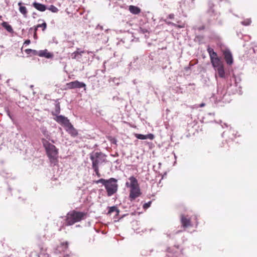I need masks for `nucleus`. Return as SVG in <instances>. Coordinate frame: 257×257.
Segmentation results:
<instances>
[{
    "instance_id": "nucleus-1",
    "label": "nucleus",
    "mask_w": 257,
    "mask_h": 257,
    "mask_svg": "<svg viewBox=\"0 0 257 257\" xmlns=\"http://www.w3.org/2000/svg\"><path fill=\"white\" fill-rule=\"evenodd\" d=\"M87 213L84 212L77 211L74 210L70 211L66 216L65 224L67 226L72 225L76 222L84 219Z\"/></svg>"
},
{
    "instance_id": "nucleus-2",
    "label": "nucleus",
    "mask_w": 257,
    "mask_h": 257,
    "mask_svg": "<svg viewBox=\"0 0 257 257\" xmlns=\"http://www.w3.org/2000/svg\"><path fill=\"white\" fill-rule=\"evenodd\" d=\"M43 146L45 149L46 154L51 162L57 160L58 155V149L55 146L51 144L46 140H42Z\"/></svg>"
},
{
    "instance_id": "nucleus-3",
    "label": "nucleus",
    "mask_w": 257,
    "mask_h": 257,
    "mask_svg": "<svg viewBox=\"0 0 257 257\" xmlns=\"http://www.w3.org/2000/svg\"><path fill=\"white\" fill-rule=\"evenodd\" d=\"M106 156L101 152H92L90 154L92 167H99V165L105 161Z\"/></svg>"
},
{
    "instance_id": "nucleus-4",
    "label": "nucleus",
    "mask_w": 257,
    "mask_h": 257,
    "mask_svg": "<svg viewBox=\"0 0 257 257\" xmlns=\"http://www.w3.org/2000/svg\"><path fill=\"white\" fill-rule=\"evenodd\" d=\"M117 182V179L114 178H110L108 179L105 188L107 192V195L108 197L111 196L117 192L118 189Z\"/></svg>"
},
{
    "instance_id": "nucleus-5",
    "label": "nucleus",
    "mask_w": 257,
    "mask_h": 257,
    "mask_svg": "<svg viewBox=\"0 0 257 257\" xmlns=\"http://www.w3.org/2000/svg\"><path fill=\"white\" fill-rule=\"evenodd\" d=\"M209 9L207 11V14L209 16V23H213L214 21L218 20L220 14L215 11L213 8V5L210 2L209 3Z\"/></svg>"
},
{
    "instance_id": "nucleus-6",
    "label": "nucleus",
    "mask_w": 257,
    "mask_h": 257,
    "mask_svg": "<svg viewBox=\"0 0 257 257\" xmlns=\"http://www.w3.org/2000/svg\"><path fill=\"white\" fill-rule=\"evenodd\" d=\"M66 86V89H68L83 88L84 90H86V84L84 82H80L78 80L67 83Z\"/></svg>"
},
{
    "instance_id": "nucleus-7",
    "label": "nucleus",
    "mask_w": 257,
    "mask_h": 257,
    "mask_svg": "<svg viewBox=\"0 0 257 257\" xmlns=\"http://www.w3.org/2000/svg\"><path fill=\"white\" fill-rule=\"evenodd\" d=\"M54 119L56 122L61 124L65 128L68 126L70 123H71L69 119L67 117L62 115H56Z\"/></svg>"
},
{
    "instance_id": "nucleus-8",
    "label": "nucleus",
    "mask_w": 257,
    "mask_h": 257,
    "mask_svg": "<svg viewBox=\"0 0 257 257\" xmlns=\"http://www.w3.org/2000/svg\"><path fill=\"white\" fill-rule=\"evenodd\" d=\"M129 198L131 201L134 200L136 198L139 197L141 194V190L139 187L130 188Z\"/></svg>"
},
{
    "instance_id": "nucleus-9",
    "label": "nucleus",
    "mask_w": 257,
    "mask_h": 257,
    "mask_svg": "<svg viewBox=\"0 0 257 257\" xmlns=\"http://www.w3.org/2000/svg\"><path fill=\"white\" fill-rule=\"evenodd\" d=\"M223 53L226 63L229 65L232 64L233 59L230 51L229 49H226L223 52Z\"/></svg>"
},
{
    "instance_id": "nucleus-10",
    "label": "nucleus",
    "mask_w": 257,
    "mask_h": 257,
    "mask_svg": "<svg viewBox=\"0 0 257 257\" xmlns=\"http://www.w3.org/2000/svg\"><path fill=\"white\" fill-rule=\"evenodd\" d=\"M177 9L178 12L184 16L185 11L188 10L186 1H181L179 2Z\"/></svg>"
},
{
    "instance_id": "nucleus-11",
    "label": "nucleus",
    "mask_w": 257,
    "mask_h": 257,
    "mask_svg": "<svg viewBox=\"0 0 257 257\" xmlns=\"http://www.w3.org/2000/svg\"><path fill=\"white\" fill-rule=\"evenodd\" d=\"M128 179L130 181V183L126 182L125 183V186L127 187L132 188L139 187L138 180L135 177L131 176Z\"/></svg>"
},
{
    "instance_id": "nucleus-12",
    "label": "nucleus",
    "mask_w": 257,
    "mask_h": 257,
    "mask_svg": "<svg viewBox=\"0 0 257 257\" xmlns=\"http://www.w3.org/2000/svg\"><path fill=\"white\" fill-rule=\"evenodd\" d=\"M66 131L73 137H75L78 135V132L76 128H75L73 125L70 123L68 126L65 128Z\"/></svg>"
},
{
    "instance_id": "nucleus-13",
    "label": "nucleus",
    "mask_w": 257,
    "mask_h": 257,
    "mask_svg": "<svg viewBox=\"0 0 257 257\" xmlns=\"http://www.w3.org/2000/svg\"><path fill=\"white\" fill-rule=\"evenodd\" d=\"M68 246V242L67 241H65L62 242L60 244V245L58 246L56 248L55 252L56 253H61V252H65Z\"/></svg>"
},
{
    "instance_id": "nucleus-14",
    "label": "nucleus",
    "mask_w": 257,
    "mask_h": 257,
    "mask_svg": "<svg viewBox=\"0 0 257 257\" xmlns=\"http://www.w3.org/2000/svg\"><path fill=\"white\" fill-rule=\"evenodd\" d=\"M38 56L48 59L53 57V54L52 53L49 52L47 49L38 51Z\"/></svg>"
},
{
    "instance_id": "nucleus-15",
    "label": "nucleus",
    "mask_w": 257,
    "mask_h": 257,
    "mask_svg": "<svg viewBox=\"0 0 257 257\" xmlns=\"http://www.w3.org/2000/svg\"><path fill=\"white\" fill-rule=\"evenodd\" d=\"M181 222L184 228L192 226L190 219L186 218L184 215L181 216Z\"/></svg>"
},
{
    "instance_id": "nucleus-16",
    "label": "nucleus",
    "mask_w": 257,
    "mask_h": 257,
    "mask_svg": "<svg viewBox=\"0 0 257 257\" xmlns=\"http://www.w3.org/2000/svg\"><path fill=\"white\" fill-rule=\"evenodd\" d=\"M212 66L214 69L222 65L220 58L217 56L210 59Z\"/></svg>"
},
{
    "instance_id": "nucleus-17",
    "label": "nucleus",
    "mask_w": 257,
    "mask_h": 257,
    "mask_svg": "<svg viewBox=\"0 0 257 257\" xmlns=\"http://www.w3.org/2000/svg\"><path fill=\"white\" fill-rule=\"evenodd\" d=\"M32 6L36 9L37 10L40 12H44L47 9L46 5L44 4H42L41 3H37L36 2H34Z\"/></svg>"
},
{
    "instance_id": "nucleus-18",
    "label": "nucleus",
    "mask_w": 257,
    "mask_h": 257,
    "mask_svg": "<svg viewBox=\"0 0 257 257\" xmlns=\"http://www.w3.org/2000/svg\"><path fill=\"white\" fill-rule=\"evenodd\" d=\"M1 175L4 178H6L7 179L10 178V180L8 181V183H11V180L15 179L16 177L13 176L12 174L10 173H9L8 172L6 171V170H3L1 172Z\"/></svg>"
},
{
    "instance_id": "nucleus-19",
    "label": "nucleus",
    "mask_w": 257,
    "mask_h": 257,
    "mask_svg": "<svg viewBox=\"0 0 257 257\" xmlns=\"http://www.w3.org/2000/svg\"><path fill=\"white\" fill-rule=\"evenodd\" d=\"M217 95H219V100H223L226 95L225 90L221 87H218Z\"/></svg>"
},
{
    "instance_id": "nucleus-20",
    "label": "nucleus",
    "mask_w": 257,
    "mask_h": 257,
    "mask_svg": "<svg viewBox=\"0 0 257 257\" xmlns=\"http://www.w3.org/2000/svg\"><path fill=\"white\" fill-rule=\"evenodd\" d=\"M214 69L217 72L218 75L220 77L222 78L225 77V71L223 65Z\"/></svg>"
},
{
    "instance_id": "nucleus-21",
    "label": "nucleus",
    "mask_w": 257,
    "mask_h": 257,
    "mask_svg": "<svg viewBox=\"0 0 257 257\" xmlns=\"http://www.w3.org/2000/svg\"><path fill=\"white\" fill-rule=\"evenodd\" d=\"M108 210L107 212V215H111L112 213H115V216H117L119 215V210L118 209L117 207L115 206L108 207Z\"/></svg>"
},
{
    "instance_id": "nucleus-22",
    "label": "nucleus",
    "mask_w": 257,
    "mask_h": 257,
    "mask_svg": "<svg viewBox=\"0 0 257 257\" xmlns=\"http://www.w3.org/2000/svg\"><path fill=\"white\" fill-rule=\"evenodd\" d=\"M128 9L130 12L134 15L139 14L141 12V9L139 7L135 6H130Z\"/></svg>"
},
{
    "instance_id": "nucleus-23",
    "label": "nucleus",
    "mask_w": 257,
    "mask_h": 257,
    "mask_svg": "<svg viewBox=\"0 0 257 257\" xmlns=\"http://www.w3.org/2000/svg\"><path fill=\"white\" fill-rule=\"evenodd\" d=\"M58 101V99L56 100V104H55V112H52L53 115H59L58 114L60 113V103Z\"/></svg>"
},
{
    "instance_id": "nucleus-24",
    "label": "nucleus",
    "mask_w": 257,
    "mask_h": 257,
    "mask_svg": "<svg viewBox=\"0 0 257 257\" xmlns=\"http://www.w3.org/2000/svg\"><path fill=\"white\" fill-rule=\"evenodd\" d=\"M1 25L8 32L11 33L14 32L12 27L7 22H3Z\"/></svg>"
},
{
    "instance_id": "nucleus-25",
    "label": "nucleus",
    "mask_w": 257,
    "mask_h": 257,
    "mask_svg": "<svg viewBox=\"0 0 257 257\" xmlns=\"http://www.w3.org/2000/svg\"><path fill=\"white\" fill-rule=\"evenodd\" d=\"M22 2H19L18 5L20 6L19 11L21 14H22L25 17H26L27 14V10L26 7L21 6Z\"/></svg>"
},
{
    "instance_id": "nucleus-26",
    "label": "nucleus",
    "mask_w": 257,
    "mask_h": 257,
    "mask_svg": "<svg viewBox=\"0 0 257 257\" xmlns=\"http://www.w3.org/2000/svg\"><path fill=\"white\" fill-rule=\"evenodd\" d=\"M25 52L28 55H33V56H38V51L36 50H33L31 49H27L25 50Z\"/></svg>"
},
{
    "instance_id": "nucleus-27",
    "label": "nucleus",
    "mask_w": 257,
    "mask_h": 257,
    "mask_svg": "<svg viewBox=\"0 0 257 257\" xmlns=\"http://www.w3.org/2000/svg\"><path fill=\"white\" fill-rule=\"evenodd\" d=\"M207 52H208L210 59L217 56V53L214 51L212 48L208 47L207 49Z\"/></svg>"
},
{
    "instance_id": "nucleus-28",
    "label": "nucleus",
    "mask_w": 257,
    "mask_h": 257,
    "mask_svg": "<svg viewBox=\"0 0 257 257\" xmlns=\"http://www.w3.org/2000/svg\"><path fill=\"white\" fill-rule=\"evenodd\" d=\"M83 53V51H75L72 54V57L74 59L79 58L82 55L81 54Z\"/></svg>"
},
{
    "instance_id": "nucleus-29",
    "label": "nucleus",
    "mask_w": 257,
    "mask_h": 257,
    "mask_svg": "<svg viewBox=\"0 0 257 257\" xmlns=\"http://www.w3.org/2000/svg\"><path fill=\"white\" fill-rule=\"evenodd\" d=\"M110 81H112L115 85H118L120 83L122 79L120 78H110Z\"/></svg>"
},
{
    "instance_id": "nucleus-30",
    "label": "nucleus",
    "mask_w": 257,
    "mask_h": 257,
    "mask_svg": "<svg viewBox=\"0 0 257 257\" xmlns=\"http://www.w3.org/2000/svg\"><path fill=\"white\" fill-rule=\"evenodd\" d=\"M135 137L140 140H147L146 135H143L140 134H136Z\"/></svg>"
},
{
    "instance_id": "nucleus-31",
    "label": "nucleus",
    "mask_w": 257,
    "mask_h": 257,
    "mask_svg": "<svg viewBox=\"0 0 257 257\" xmlns=\"http://www.w3.org/2000/svg\"><path fill=\"white\" fill-rule=\"evenodd\" d=\"M251 22L250 19H246L241 22V24L243 26H249Z\"/></svg>"
},
{
    "instance_id": "nucleus-32",
    "label": "nucleus",
    "mask_w": 257,
    "mask_h": 257,
    "mask_svg": "<svg viewBox=\"0 0 257 257\" xmlns=\"http://www.w3.org/2000/svg\"><path fill=\"white\" fill-rule=\"evenodd\" d=\"M49 10L53 13H57L58 12V9L54 5H51L49 8H47Z\"/></svg>"
},
{
    "instance_id": "nucleus-33",
    "label": "nucleus",
    "mask_w": 257,
    "mask_h": 257,
    "mask_svg": "<svg viewBox=\"0 0 257 257\" xmlns=\"http://www.w3.org/2000/svg\"><path fill=\"white\" fill-rule=\"evenodd\" d=\"M107 181H108V179L106 180L104 179L101 178V179L98 180L97 181H96L95 182L96 184L101 183L103 185H104L105 186L106 185V184Z\"/></svg>"
},
{
    "instance_id": "nucleus-34",
    "label": "nucleus",
    "mask_w": 257,
    "mask_h": 257,
    "mask_svg": "<svg viewBox=\"0 0 257 257\" xmlns=\"http://www.w3.org/2000/svg\"><path fill=\"white\" fill-rule=\"evenodd\" d=\"M37 28H42V30L44 31L47 28V24L46 22H44L42 24H38Z\"/></svg>"
},
{
    "instance_id": "nucleus-35",
    "label": "nucleus",
    "mask_w": 257,
    "mask_h": 257,
    "mask_svg": "<svg viewBox=\"0 0 257 257\" xmlns=\"http://www.w3.org/2000/svg\"><path fill=\"white\" fill-rule=\"evenodd\" d=\"M152 204V201H149L147 203H145L143 206V207L144 209H148V208H149L151 206Z\"/></svg>"
},
{
    "instance_id": "nucleus-36",
    "label": "nucleus",
    "mask_w": 257,
    "mask_h": 257,
    "mask_svg": "<svg viewBox=\"0 0 257 257\" xmlns=\"http://www.w3.org/2000/svg\"><path fill=\"white\" fill-rule=\"evenodd\" d=\"M92 169H93L94 171L95 172L96 175L98 176V177H100V174L99 172V167H92Z\"/></svg>"
},
{
    "instance_id": "nucleus-37",
    "label": "nucleus",
    "mask_w": 257,
    "mask_h": 257,
    "mask_svg": "<svg viewBox=\"0 0 257 257\" xmlns=\"http://www.w3.org/2000/svg\"><path fill=\"white\" fill-rule=\"evenodd\" d=\"M40 129L41 132L43 134V135H44L45 136L47 135L48 132L46 127L42 126V127H41Z\"/></svg>"
},
{
    "instance_id": "nucleus-38",
    "label": "nucleus",
    "mask_w": 257,
    "mask_h": 257,
    "mask_svg": "<svg viewBox=\"0 0 257 257\" xmlns=\"http://www.w3.org/2000/svg\"><path fill=\"white\" fill-rule=\"evenodd\" d=\"M38 28H37V25L34 27H31L29 29V32H31L33 30H34V33H37V31L38 30Z\"/></svg>"
},
{
    "instance_id": "nucleus-39",
    "label": "nucleus",
    "mask_w": 257,
    "mask_h": 257,
    "mask_svg": "<svg viewBox=\"0 0 257 257\" xmlns=\"http://www.w3.org/2000/svg\"><path fill=\"white\" fill-rule=\"evenodd\" d=\"M147 139H149L150 140H152L154 138V136L152 134H149L146 135Z\"/></svg>"
},
{
    "instance_id": "nucleus-40",
    "label": "nucleus",
    "mask_w": 257,
    "mask_h": 257,
    "mask_svg": "<svg viewBox=\"0 0 257 257\" xmlns=\"http://www.w3.org/2000/svg\"><path fill=\"white\" fill-rule=\"evenodd\" d=\"M214 116V113H207V114L205 115V116H204L203 117V119H206L209 116Z\"/></svg>"
},
{
    "instance_id": "nucleus-41",
    "label": "nucleus",
    "mask_w": 257,
    "mask_h": 257,
    "mask_svg": "<svg viewBox=\"0 0 257 257\" xmlns=\"http://www.w3.org/2000/svg\"><path fill=\"white\" fill-rule=\"evenodd\" d=\"M41 255L42 256V257H49V254L47 253H42V252L40 253L39 257H40Z\"/></svg>"
},
{
    "instance_id": "nucleus-42",
    "label": "nucleus",
    "mask_w": 257,
    "mask_h": 257,
    "mask_svg": "<svg viewBox=\"0 0 257 257\" xmlns=\"http://www.w3.org/2000/svg\"><path fill=\"white\" fill-rule=\"evenodd\" d=\"M140 32H141L143 34H145V33H147L148 32L147 29H143V28H140Z\"/></svg>"
},
{
    "instance_id": "nucleus-43",
    "label": "nucleus",
    "mask_w": 257,
    "mask_h": 257,
    "mask_svg": "<svg viewBox=\"0 0 257 257\" xmlns=\"http://www.w3.org/2000/svg\"><path fill=\"white\" fill-rule=\"evenodd\" d=\"M232 133V136H230L229 138L231 140H233V138L236 136V134L234 133V131H230Z\"/></svg>"
},
{
    "instance_id": "nucleus-44",
    "label": "nucleus",
    "mask_w": 257,
    "mask_h": 257,
    "mask_svg": "<svg viewBox=\"0 0 257 257\" xmlns=\"http://www.w3.org/2000/svg\"><path fill=\"white\" fill-rule=\"evenodd\" d=\"M30 43H31L30 40L29 39H28V40H26L25 41V42H24V45H29Z\"/></svg>"
},
{
    "instance_id": "nucleus-45",
    "label": "nucleus",
    "mask_w": 257,
    "mask_h": 257,
    "mask_svg": "<svg viewBox=\"0 0 257 257\" xmlns=\"http://www.w3.org/2000/svg\"><path fill=\"white\" fill-rule=\"evenodd\" d=\"M9 117L11 118V119L12 120V121H14V118H13V115L11 114V112H10V113L8 114H7Z\"/></svg>"
},
{
    "instance_id": "nucleus-46",
    "label": "nucleus",
    "mask_w": 257,
    "mask_h": 257,
    "mask_svg": "<svg viewBox=\"0 0 257 257\" xmlns=\"http://www.w3.org/2000/svg\"><path fill=\"white\" fill-rule=\"evenodd\" d=\"M205 28L204 26H201V27H199L197 28V29L199 30V31H201L202 30H204Z\"/></svg>"
},
{
    "instance_id": "nucleus-47",
    "label": "nucleus",
    "mask_w": 257,
    "mask_h": 257,
    "mask_svg": "<svg viewBox=\"0 0 257 257\" xmlns=\"http://www.w3.org/2000/svg\"><path fill=\"white\" fill-rule=\"evenodd\" d=\"M96 29H100V30H102L103 29V27L99 25H98L97 26H96Z\"/></svg>"
},
{
    "instance_id": "nucleus-48",
    "label": "nucleus",
    "mask_w": 257,
    "mask_h": 257,
    "mask_svg": "<svg viewBox=\"0 0 257 257\" xmlns=\"http://www.w3.org/2000/svg\"><path fill=\"white\" fill-rule=\"evenodd\" d=\"M5 111H6V113H7V114L10 113V110H9L8 108H5Z\"/></svg>"
},
{
    "instance_id": "nucleus-49",
    "label": "nucleus",
    "mask_w": 257,
    "mask_h": 257,
    "mask_svg": "<svg viewBox=\"0 0 257 257\" xmlns=\"http://www.w3.org/2000/svg\"><path fill=\"white\" fill-rule=\"evenodd\" d=\"M33 36H34V38L35 39H37V33H34Z\"/></svg>"
},
{
    "instance_id": "nucleus-50",
    "label": "nucleus",
    "mask_w": 257,
    "mask_h": 257,
    "mask_svg": "<svg viewBox=\"0 0 257 257\" xmlns=\"http://www.w3.org/2000/svg\"><path fill=\"white\" fill-rule=\"evenodd\" d=\"M194 0H191V6H190V7H193V6H194Z\"/></svg>"
},
{
    "instance_id": "nucleus-51",
    "label": "nucleus",
    "mask_w": 257,
    "mask_h": 257,
    "mask_svg": "<svg viewBox=\"0 0 257 257\" xmlns=\"http://www.w3.org/2000/svg\"><path fill=\"white\" fill-rule=\"evenodd\" d=\"M36 15H37L36 13L34 12V13H33V17L34 18H35V16H36Z\"/></svg>"
},
{
    "instance_id": "nucleus-52",
    "label": "nucleus",
    "mask_w": 257,
    "mask_h": 257,
    "mask_svg": "<svg viewBox=\"0 0 257 257\" xmlns=\"http://www.w3.org/2000/svg\"><path fill=\"white\" fill-rule=\"evenodd\" d=\"M204 105H205V104H204V103H201V104L200 105V107H203V106H204Z\"/></svg>"
},
{
    "instance_id": "nucleus-53",
    "label": "nucleus",
    "mask_w": 257,
    "mask_h": 257,
    "mask_svg": "<svg viewBox=\"0 0 257 257\" xmlns=\"http://www.w3.org/2000/svg\"><path fill=\"white\" fill-rule=\"evenodd\" d=\"M133 83H134V84H136L137 83L136 80H133Z\"/></svg>"
},
{
    "instance_id": "nucleus-54",
    "label": "nucleus",
    "mask_w": 257,
    "mask_h": 257,
    "mask_svg": "<svg viewBox=\"0 0 257 257\" xmlns=\"http://www.w3.org/2000/svg\"><path fill=\"white\" fill-rule=\"evenodd\" d=\"M234 79H235V81L236 86H237V80H236V78L235 77Z\"/></svg>"
},
{
    "instance_id": "nucleus-55",
    "label": "nucleus",
    "mask_w": 257,
    "mask_h": 257,
    "mask_svg": "<svg viewBox=\"0 0 257 257\" xmlns=\"http://www.w3.org/2000/svg\"><path fill=\"white\" fill-rule=\"evenodd\" d=\"M180 232H181V230H178V231H177L176 232V234H177V233H180Z\"/></svg>"
},
{
    "instance_id": "nucleus-56",
    "label": "nucleus",
    "mask_w": 257,
    "mask_h": 257,
    "mask_svg": "<svg viewBox=\"0 0 257 257\" xmlns=\"http://www.w3.org/2000/svg\"><path fill=\"white\" fill-rule=\"evenodd\" d=\"M223 124H224V125L226 127H227V124H226V123H224Z\"/></svg>"
},
{
    "instance_id": "nucleus-57",
    "label": "nucleus",
    "mask_w": 257,
    "mask_h": 257,
    "mask_svg": "<svg viewBox=\"0 0 257 257\" xmlns=\"http://www.w3.org/2000/svg\"><path fill=\"white\" fill-rule=\"evenodd\" d=\"M9 189H10V190H12L11 188L10 187V185H9Z\"/></svg>"
},
{
    "instance_id": "nucleus-58",
    "label": "nucleus",
    "mask_w": 257,
    "mask_h": 257,
    "mask_svg": "<svg viewBox=\"0 0 257 257\" xmlns=\"http://www.w3.org/2000/svg\"><path fill=\"white\" fill-rule=\"evenodd\" d=\"M225 135V132H223V133H222V136H223V135Z\"/></svg>"
},
{
    "instance_id": "nucleus-59",
    "label": "nucleus",
    "mask_w": 257,
    "mask_h": 257,
    "mask_svg": "<svg viewBox=\"0 0 257 257\" xmlns=\"http://www.w3.org/2000/svg\"><path fill=\"white\" fill-rule=\"evenodd\" d=\"M68 254H66V255H64V257H68Z\"/></svg>"
},
{
    "instance_id": "nucleus-60",
    "label": "nucleus",
    "mask_w": 257,
    "mask_h": 257,
    "mask_svg": "<svg viewBox=\"0 0 257 257\" xmlns=\"http://www.w3.org/2000/svg\"><path fill=\"white\" fill-rule=\"evenodd\" d=\"M198 222H196V226L198 225Z\"/></svg>"
},
{
    "instance_id": "nucleus-61",
    "label": "nucleus",
    "mask_w": 257,
    "mask_h": 257,
    "mask_svg": "<svg viewBox=\"0 0 257 257\" xmlns=\"http://www.w3.org/2000/svg\"><path fill=\"white\" fill-rule=\"evenodd\" d=\"M170 18H172V16H171V15H170Z\"/></svg>"
},
{
    "instance_id": "nucleus-62",
    "label": "nucleus",
    "mask_w": 257,
    "mask_h": 257,
    "mask_svg": "<svg viewBox=\"0 0 257 257\" xmlns=\"http://www.w3.org/2000/svg\"><path fill=\"white\" fill-rule=\"evenodd\" d=\"M170 18H172V16H171V15H170Z\"/></svg>"
},
{
    "instance_id": "nucleus-63",
    "label": "nucleus",
    "mask_w": 257,
    "mask_h": 257,
    "mask_svg": "<svg viewBox=\"0 0 257 257\" xmlns=\"http://www.w3.org/2000/svg\"><path fill=\"white\" fill-rule=\"evenodd\" d=\"M79 226H80V225H76V227H79Z\"/></svg>"
},
{
    "instance_id": "nucleus-64",
    "label": "nucleus",
    "mask_w": 257,
    "mask_h": 257,
    "mask_svg": "<svg viewBox=\"0 0 257 257\" xmlns=\"http://www.w3.org/2000/svg\"><path fill=\"white\" fill-rule=\"evenodd\" d=\"M1 18H2V16H0V19H1Z\"/></svg>"
}]
</instances>
